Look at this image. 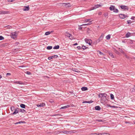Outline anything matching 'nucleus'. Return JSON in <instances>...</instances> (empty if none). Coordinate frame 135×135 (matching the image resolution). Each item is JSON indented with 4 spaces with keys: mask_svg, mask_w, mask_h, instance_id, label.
<instances>
[{
    "mask_svg": "<svg viewBox=\"0 0 135 135\" xmlns=\"http://www.w3.org/2000/svg\"><path fill=\"white\" fill-rule=\"evenodd\" d=\"M85 41L87 44H88L89 45H90L92 43V41L90 39H88L85 38L84 39Z\"/></svg>",
    "mask_w": 135,
    "mask_h": 135,
    "instance_id": "f257e3e1",
    "label": "nucleus"
},
{
    "mask_svg": "<svg viewBox=\"0 0 135 135\" xmlns=\"http://www.w3.org/2000/svg\"><path fill=\"white\" fill-rule=\"evenodd\" d=\"M11 37L13 39H15L17 35L16 34V32H13L11 33Z\"/></svg>",
    "mask_w": 135,
    "mask_h": 135,
    "instance_id": "f03ea898",
    "label": "nucleus"
},
{
    "mask_svg": "<svg viewBox=\"0 0 135 135\" xmlns=\"http://www.w3.org/2000/svg\"><path fill=\"white\" fill-rule=\"evenodd\" d=\"M73 131H68L66 130H64L63 131V133L66 134H69L72 133H75V132H74Z\"/></svg>",
    "mask_w": 135,
    "mask_h": 135,
    "instance_id": "7ed1b4c3",
    "label": "nucleus"
},
{
    "mask_svg": "<svg viewBox=\"0 0 135 135\" xmlns=\"http://www.w3.org/2000/svg\"><path fill=\"white\" fill-rule=\"evenodd\" d=\"M119 16L120 18L122 19H124L126 17H128L127 15H125V14H119Z\"/></svg>",
    "mask_w": 135,
    "mask_h": 135,
    "instance_id": "20e7f679",
    "label": "nucleus"
},
{
    "mask_svg": "<svg viewBox=\"0 0 135 135\" xmlns=\"http://www.w3.org/2000/svg\"><path fill=\"white\" fill-rule=\"evenodd\" d=\"M120 8L123 9L125 10H128L129 8L127 6H120Z\"/></svg>",
    "mask_w": 135,
    "mask_h": 135,
    "instance_id": "39448f33",
    "label": "nucleus"
},
{
    "mask_svg": "<svg viewBox=\"0 0 135 135\" xmlns=\"http://www.w3.org/2000/svg\"><path fill=\"white\" fill-rule=\"evenodd\" d=\"M104 35L103 33H102L101 34V35L99 37V38L98 39V42H99L100 41H101L103 39V38L104 36Z\"/></svg>",
    "mask_w": 135,
    "mask_h": 135,
    "instance_id": "423d86ee",
    "label": "nucleus"
},
{
    "mask_svg": "<svg viewBox=\"0 0 135 135\" xmlns=\"http://www.w3.org/2000/svg\"><path fill=\"white\" fill-rule=\"evenodd\" d=\"M64 6H65L66 7H69L71 6V5L69 3H64Z\"/></svg>",
    "mask_w": 135,
    "mask_h": 135,
    "instance_id": "0eeeda50",
    "label": "nucleus"
},
{
    "mask_svg": "<svg viewBox=\"0 0 135 135\" xmlns=\"http://www.w3.org/2000/svg\"><path fill=\"white\" fill-rule=\"evenodd\" d=\"M9 12L7 11H0V14H8L9 13Z\"/></svg>",
    "mask_w": 135,
    "mask_h": 135,
    "instance_id": "6e6552de",
    "label": "nucleus"
},
{
    "mask_svg": "<svg viewBox=\"0 0 135 135\" xmlns=\"http://www.w3.org/2000/svg\"><path fill=\"white\" fill-rule=\"evenodd\" d=\"M24 8H25L23 9V10L24 11H27L29 9L28 6H25L24 7Z\"/></svg>",
    "mask_w": 135,
    "mask_h": 135,
    "instance_id": "1a4fd4ad",
    "label": "nucleus"
},
{
    "mask_svg": "<svg viewBox=\"0 0 135 135\" xmlns=\"http://www.w3.org/2000/svg\"><path fill=\"white\" fill-rule=\"evenodd\" d=\"M115 7L113 5H111L109 7V9L110 11H113L115 9Z\"/></svg>",
    "mask_w": 135,
    "mask_h": 135,
    "instance_id": "9d476101",
    "label": "nucleus"
},
{
    "mask_svg": "<svg viewBox=\"0 0 135 135\" xmlns=\"http://www.w3.org/2000/svg\"><path fill=\"white\" fill-rule=\"evenodd\" d=\"M70 105H67L61 107L60 108V109H65L66 108H68V107H70Z\"/></svg>",
    "mask_w": 135,
    "mask_h": 135,
    "instance_id": "9b49d317",
    "label": "nucleus"
},
{
    "mask_svg": "<svg viewBox=\"0 0 135 135\" xmlns=\"http://www.w3.org/2000/svg\"><path fill=\"white\" fill-rule=\"evenodd\" d=\"M45 104L44 103H41L40 104H38L37 105V106L38 107H43L45 106Z\"/></svg>",
    "mask_w": 135,
    "mask_h": 135,
    "instance_id": "f8f14e48",
    "label": "nucleus"
},
{
    "mask_svg": "<svg viewBox=\"0 0 135 135\" xmlns=\"http://www.w3.org/2000/svg\"><path fill=\"white\" fill-rule=\"evenodd\" d=\"M95 109L97 110H100L101 108L99 106H97L95 107Z\"/></svg>",
    "mask_w": 135,
    "mask_h": 135,
    "instance_id": "ddd939ff",
    "label": "nucleus"
},
{
    "mask_svg": "<svg viewBox=\"0 0 135 135\" xmlns=\"http://www.w3.org/2000/svg\"><path fill=\"white\" fill-rule=\"evenodd\" d=\"M81 89L83 91H86L88 90V88L87 87H83L81 88Z\"/></svg>",
    "mask_w": 135,
    "mask_h": 135,
    "instance_id": "4468645a",
    "label": "nucleus"
},
{
    "mask_svg": "<svg viewBox=\"0 0 135 135\" xmlns=\"http://www.w3.org/2000/svg\"><path fill=\"white\" fill-rule=\"evenodd\" d=\"M15 83L17 84H18L21 85L24 84L23 83L21 82V81H16L15 82Z\"/></svg>",
    "mask_w": 135,
    "mask_h": 135,
    "instance_id": "2eb2a0df",
    "label": "nucleus"
},
{
    "mask_svg": "<svg viewBox=\"0 0 135 135\" xmlns=\"http://www.w3.org/2000/svg\"><path fill=\"white\" fill-rule=\"evenodd\" d=\"M131 33L129 32H128L126 35V37H128L130 36Z\"/></svg>",
    "mask_w": 135,
    "mask_h": 135,
    "instance_id": "dca6fc26",
    "label": "nucleus"
},
{
    "mask_svg": "<svg viewBox=\"0 0 135 135\" xmlns=\"http://www.w3.org/2000/svg\"><path fill=\"white\" fill-rule=\"evenodd\" d=\"M19 112V111L18 110L15 109V111L13 112V113H12V114H16L18 113Z\"/></svg>",
    "mask_w": 135,
    "mask_h": 135,
    "instance_id": "f3484780",
    "label": "nucleus"
},
{
    "mask_svg": "<svg viewBox=\"0 0 135 135\" xmlns=\"http://www.w3.org/2000/svg\"><path fill=\"white\" fill-rule=\"evenodd\" d=\"M20 106L22 108H25L26 105L23 104H20Z\"/></svg>",
    "mask_w": 135,
    "mask_h": 135,
    "instance_id": "a211bd4d",
    "label": "nucleus"
},
{
    "mask_svg": "<svg viewBox=\"0 0 135 135\" xmlns=\"http://www.w3.org/2000/svg\"><path fill=\"white\" fill-rule=\"evenodd\" d=\"M25 123V122H23L22 121H20L19 122H16V123H15V124H21V123Z\"/></svg>",
    "mask_w": 135,
    "mask_h": 135,
    "instance_id": "6ab92c4d",
    "label": "nucleus"
},
{
    "mask_svg": "<svg viewBox=\"0 0 135 135\" xmlns=\"http://www.w3.org/2000/svg\"><path fill=\"white\" fill-rule=\"evenodd\" d=\"M110 35H108L106 36V38L107 40H109L110 39Z\"/></svg>",
    "mask_w": 135,
    "mask_h": 135,
    "instance_id": "aec40b11",
    "label": "nucleus"
},
{
    "mask_svg": "<svg viewBox=\"0 0 135 135\" xmlns=\"http://www.w3.org/2000/svg\"><path fill=\"white\" fill-rule=\"evenodd\" d=\"M59 45L53 47L54 49H58L59 48Z\"/></svg>",
    "mask_w": 135,
    "mask_h": 135,
    "instance_id": "412c9836",
    "label": "nucleus"
},
{
    "mask_svg": "<svg viewBox=\"0 0 135 135\" xmlns=\"http://www.w3.org/2000/svg\"><path fill=\"white\" fill-rule=\"evenodd\" d=\"M98 7H99L98 5H95V6L94 7H93V8L92 9H96L97 8H98Z\"/></svg>",
    "mask_w": 135,
    "mask_h": 135,
    "instance_id": "4be33fe9",
    "label": "nucleus"
},
{
    "mask_svg": "<svg viewBox=\"0 0 135 135\" xmlns=\"http://www.w3.org/2000/svg\"><path fill=\"white\" fill-rule=\"evenodd\" d=\"M91 21L90 19H86L84 21L85 22H89L90 23H91Z\"/></svg>",
    "mask_w": 135,
    "mask_h": 135,
    "instance_id": "5701e85b",
    "label": "nucleus"
},
{
    "mask_svg": "<svg viewBox=\"0 0 135 135\" xmlns=\"http://www.w3.org/2000/svg\"><path fill=\"white\" fill-rule=\"evenodd\" d=\"M52 48V46H47L46 47V49H47L48 50H50Z\"/></svg>",
    "mask_w": 135,
    "mask_h": 135,
    "instance_id": "b1692460",
    "label": "nucleus"
},
{
    "mask_svg": "<svg viewBox=\"0 0 135 135\" xmlns=\"http://www.w3.org/2000/svg\"><path fill=\"white\" fill-rule=\"evenodd\" d=\"M110 98L111 99L113 100L114 99V96L113 94H110Z\"/></svg>",
    "mask_w": 135,
    "mask_h": 135,
    "instance_id": "393cba45",
    "label": "nucleus"
},
{
    "mask_svg": "<svg viewBox=\"0 0 135 135\" xmlns=\"http://www.w3.org/2000/svg\"><path fill=\"white\" fill-rule=\"evenodd\" d=\"M70 34L69 33H68L66 32L65 33V36H67V37H69V36H70Z\"/></svg>",
    "mask_w": 135,
    "mask_h": 135,
    "instance_id": "a878e982",
    "label": "nucleus"
},
{
    "mask_svg": "<svg viewBox=\"0 0 135 135\" xmlns=\"http://www.w3.org/2000/svg\"><path fill=\"white\" fill-rule=\"evenodd\" d=\"M20 112H22L23 113H24L26 112V111L24 109H20Z\"/></svg>",
    "mask_w": 135,
    "mask_h": 135,
    "instance_id": "bb28decb",
    "label": "nucleus"
},
{
    "mask_svg": "<svg viewBox=\"0 0 135 135\" xmlns=\"http://www.w3.org/2000/svg\"><path fill=\"white\" fill-rule=\"evenodd\" d=\"M82 49L84 50L86 49V48L88 49V47H86L84 46H83L82 47Z\"/></svg>",
    "mask_w": 135,
    "mask_h": 135,
    "instance_id": "cd10ccee",
    "label": "nucleus"
},
{
    "mask_svg": "<svg viewBox=\"0 0 135 135\" xmlns=\"http://www.w3.org/2000/svg\"><path fill=\"white\" fill-rule=\"evenodd\" d=\"M118 9L115 8V9H114L113 10V12L115 13H117L118 12Z\"/></svg>",
    "mask_w": 135,
    "mask_h": 135,
    "instance_id": "c85d7f7f",
    "label": "nucleus"
},
{
    "mask_svg": "<svg viewBox=\"0 0 135 135\" xmlns=\"http://www.w3.org/2000/svg\"><path fill=\"white\" fill-rule=\"evenodd\" d=\"M69 38L70 40H72L73 38V37L72 36V35L71 34H70V36H69Z\"/></svg>",
    "mask_w": 135,
    "mask_h": 135,
    "instance_id": "c756f323",
    "label": "nucleus"
},
{
    "mask_svg": "<svg viewBox=\"0 0 135 135\" xmlns=\"http://www.w3.org/2000/svg\"><path fill=\"white\" fill-rule=\"evenodd\" d=\"M109 54L112 58H114V55L112 52L109 53Z\"/></svg>",
    "mask_w": 135,
    "mask_h": 135,
    "instance_id": "7c9ffc66",
    "label": "nucleus"
},
{
    "mask_svg": "<svg viewBox=\"0 0 135 135\" xmlns=\"http://www.w3.org/2000/svg\"><path fill=\"white\" fill-rule=\"evenodd\" d=\"M8 45L7 43H5L2 44V47H4L5 46H7Z\"/></svg>",
    "mask_w": 135,
    "mask_h": 135,
    "instance_id": "2f4dec72",
    "label": "nucleus"
},
{
    "mask_svg": "<svg viewBox=\"0 0 135 135\" xmlns=\"http://www.w3.org/2000/svg\"><path fill=\"white\" fill-rule=\"evenodd\" d=\"M73 70L77 72L78 73L79 72V70L77 69H74V70Z\"/></svg>",
    "mask_w": 135,
    "mask_h": 135,
    "instance_id": "473e14b6",
    "label": "nucleus"
},
{
    "mask_svg": "<svg viewBox=\"0 0 135 135\" xmlns=\"http://www.w3.org/2000/svg\"><path fill=\"white\" fill-rule=\"evenodd\" d=\"M52 59L53 58H56L58 57V56L57 55H55L52 56Z\"/></svg>",
    "mask_w": 135,
    "mask_h": 135,
    "instance_id": "72a5a7b5",
    "label": "nucleus"
},
{
    "mask_svg": "<svg viewBox=\"0 0 135 135\" xmlns=\"http://www.w3.org/2000/svg\"><path fill=\"white\" fill-rule=\"evenodd\" d=\"M61 115L60 114H53V115H51V116H57L58 117H57V118H58V117H59L58 116H61Z\"/></svg>",
    "mask_w": 135,
    "mask_h": 135,
    "instance_id": "f704fd0d",
    "label": "nucleus"
},
{
    "mask_svg": "<svg viewBox=\"0 0 135 135\" xmlns=\"http://www.w3.org/2000/svg\"><path fill=\"white\" fill-rule=\"evenodd\" d=\"M50 33V32L49 31L45 33V35H49Z\"/></svg>",
    "mask_w": 135,
    "mask_h": 135,
    "instance_id": "c9c22d12",
    "label": "nucleus"
},
{
    "mask_svg": "<svg viewBox=\"0 0 135 135\" xmlns=\"http://www.w3.org/2000/svg\"><path fill=\"white\" fill-rule=\"evenodd\" d=\"M4 37L2 36H0V40H4Z\"/></svg>",
    "mask_w": 135,
    "mask_h": 135,
    "instance_id": "e433bc0d",
    "label": "nucleus"
},
{
    "mask_svg": "<svg viewBox=\"0 0 135 135\" xmlns=\"http://www.w3.org/2000/svg\"><path fill=\"white\" fill-rule=\"evenodd\" d=\"M107 94L105 93H103V97H104L105 98H106L107 96Z\"/></svg>",
    "mask_w": 135,
    "mask_h": 135,
    "instance_id": "4c0bfd02",
    "label": "nucleus"
},
{
    "mask_svg": "<svg viewBox=\"0 0 135 135\" xmlns=\"http://www.w3.org/2000/svg\"><path fill=\"white\" fill-rule=\"evenodd\" d=\"M119 51H120V52L122 53H123L124 52L123 50L121 49H120V48H119Z\"/></svg>",
    "mask_w": 135,
    "mask_h": 135,
    "instance_id": "58836bf2",
    "label": "nucleus"
},
{
    "mask_svg": "<svg viewBox=\"0 0 135 135\" xmlns=\"http://www.w3.org/2000/svg\"><path fill=\"white\" fill-rule=\"evenodd\" d=\"M26 74L28 75H30L31 74V72L29 71H27L26 72Z\"/></svg>",
    "mask_w": 135,
    "mask_h": 135,
    "instance_id": "ea45409f",
    "label": "nucleus"
},
{
    "mask_svg": "<svg viewBox=\"0 0 135 135\" xmlns=\"http://www.w3.org/2000/svg\"><path fill=\"white\" fill-rule=\"evenodd\" d=\"M114 52L116 53L117 54H119V52L117 50H114Z\"/></svg>",
    "mask_w": 135,
    "mask_h": 135,
    "instance_id": "a19ab883",
    "label": "nucleus"
},
{
    "mask_svg": "<svg viewBox=\"0 0 135 135\" xmlns=\"http://www.w3.org/2000/svg\"><path fill=\"white\" fill-rule=\"evenodd\" d=\"M96 121L99 122H103V120L101 119H97L96 120Z\"/></svg>",
    "mask_w": 135,
    "mask_h": 135,
    "instance_id": "79ce46f5",
    "label": "nucleus"
},
{
    "mask_svg": "<svg viewBox=\"0 0 135 135\" xmlns=\"http://www.w3.org/2000/svg\"><path fill=\"white\" fill-rule=\"evenodd\" d=\"M97 51L99 53V54L100 55H103L104 54L103 53L101 52L99 50H98V51Z\"/></svg>",
    "mask_w": 135,
    "mask_h": 135,
    "instance_id": "37998d69",
    "label": "nucleus"
},
{
    "mask_svg": "<svg viewBox=\"0 0 135 135\" xmlns=\"http://www.w3.org/2000/svg\"><path fill=\"white\" fill-rule=\"evenodd\" d=\"M127 22L128 24H131L132 23V22L131 20H128L127 21Z\"/></svg>",
    "mask_w": 135,
    "mask_h": 135,
    "instance_id": "c03bdc74",
    "label": "nucleus"
},
{
    "mask_svg": "<svg viewBox=\"0 0 135 135\" xmlns=\"http://www.w3.org/2000/svg\"><path fill=\"white\" fill-rule=\"evenodd\" d=\"M7 27V28H8V29H11V28H12V27L11 26L8 25V26H6L5 27Z\"/></svg>",
    "mask_w": 135,
    "mask_h": 135,
    "instance_id": "a18cd8bd",
    "label": "nucleus"
},
{
    "mask_svg": "<svg viewBox=\"0 0 135 135\" xmlns=\"http://www.w3.org/2000/svg\"><path fill=\"white\" fill-rule=\"evenodd\" d=\"M91 23H88L87 24H85L83 25H81L80 26H84V25H90Z\"/></svg>",
    "mask_w": 135,
    "mask_h": 135,
    "instance_id": "49530a36",
    "label": "nucleus"
},
{
    "mask_svg": "<svg viewBox=\"0 0 135 135\" xmlns=\"http://www.w3.org/2000/svg\"><path fill=\"white\" fill-rule=\"evenodd\" d=\"M93 102V101L90 100V101H88L87 102H88V103H92Z\"/></svg>",
    "mask_w": 135,
    "mask_h": 135,
    "instance_id": "de8ad7c7",
    "label": "nucleus"
},
{
    "mask_svg": "<svg viewBox=\"0 0 135 135\" xmlns=\"http://www.w3.org/2000/svg\"><path fill=\"white\" fill-rule=\"evenodd\" d=\"M109 134L107 133H103V135H109Z\"/></svg>",
    "mask_w": 135,
    "mask_h": 135,
    "instance_id": "09e8293b",
    "label": "nucleus"
},
{
    "mask_svg": "<svg viewBox=\"0 0 135 135\" xmlns=\"http://www.w3.org/2000/svg\"><path fill=\"white\" fill-rule=\"evenodd\" d=\"M135 18V17H134V16H132L131 18V19H132V20H135L134 19V18Z\"/></svg>",
    "mask_w": 135,
    "mask_h": 135,
    "instance_id": "8fccbe9b",
    "label": "nucleus"
},
{
    "mask_svg": "<svg viewBox=\"0 0 135 135\" xmlns=\"http://www.w3.org/2000/svg\"><path fill=\"white\" fill-rule=\"evenodd\" d=\"M14 108H15V107H14V106H12V107L11 108V110H13V109H14Z\"/></svg>",
    "mask_w": 135,
    "mask_h": 135,
    "instance_id": "3c124183",
    "label": "nucleus"
},
{
    "mask_svg": "<svg viewBox=\"0 0 135 135\" xmlns=\"http://www.w3.org/2000/svg\"><path fill=\"white\" fill-rule=\"evenodd\" d=\"M15 1V0H8V1L9 2H12Z\"/></svg>",
    "mask_w": 135,
    "mask_h": 135,
    "instance_id": "603ef678",
    "label": "nucleus"
},
{
    "mask_svg": "<svg viewBox=\"0 0 135 135\" xmlns=\"http://www.w3.org/2000/svg\"><path fill=\"white\" fill-rule=\"evenodd\" d=\"M77 48L79 50H80L81 49V47L80 46H78L77 47Z\"/></svg>",
    "mask_w": 135,
    "mask_h": 135,
    "instance_id": "864d4df0",
    "label": "nucleus"
},
{
    "mask_svg": "<svg viewBox=\"0 0 135 135\" xmlns=\"http://www.w3.org/2000/svg\"><path fill=\"white\" fill-rule=\"evenodd\" d=\"M52 59V56H50L48 57V59L49 60H51V59Z\"/></svg>",
    "mask_w": 135,
    "mask_h": 135,
    "instance_id": "5fc2aeb1",
    "label": "nucleus"
},
{
    "mask_svg": "<svg viewBox=\"0 0 135 135\" xmlns=\"http://www.w3.org/2000/svg\"><path fill=\"white\" fill-rule=\"evenodd\" d=\"M59 132L60 133H63V131H60Z\"/></svg>",
    "mask_w": 135,
    "mask_h": 135,
    "instance_id": "6e6d98bb",
    "label": "nucleus"
},
{
    "mask_svg": "<svg viewBox=\"0 0 135 135\" xmlns=\"http://www.w3.org/2000/svg\"><path fill=\"white\" fill-rule=\"evenodd\" d=\"M6 75H11V74L10 73H7Z\"/></svg>",
    "mask_w": 135,
    "mask_h": 135,
    "instance_id": "4d7b16f0",
    "label": "nucleus"
},
{
    "mask_svg": "<svg viewBox=\"0 0 135 135\" xmlns=\"http://www.w3.org/2000/svg\"><path fill=\"white\" fill-rule=\"evenodd\" d=\"M88 101H84V102H83V103H88Z\"/></svg>",
    "mask_w": 135,
    "mask_h": 135,
    "instance_id": "13d9d810",
    "label": "nucleus"
},
{
    "mask_svg": "<svg viewBox=\"0 0 135 135\" xmlns=\"http://www.w3.org/2000/svg\"><path fill=\"white\" fill-rule=\"evenodd\" d=\"M110 107H111V108H115V106H110Z\"/></svg>",
    "mask_w": 135,
    "mask_h": 135,
    "instance_id": "bf43d9fd",
    "label": "nucleus"
},
{
    "mask_svg": "<svg viewBox=\"0 0 135 135\" xmlns=\"http://www.w3.org/2000/svg\"><path fill=\"white\" fill-rule=\"evenodd\" d=\"M132 35L133 36H135V32L132 33Z\"/></svg>",
    "mask_w": 135,
    "mask_h": 135,
    "instance_id": "052dcab7",
    "label": "nucleus"
},
{
    "mask_svg": "<svg viewBox=\"0 0 135 135\" xmlns=\"http://www.w3.org/2000/svg\"><path fill=\"white\" fill-rule=\"evenodd\" d=\"M100 93H99V94L98 95V97H99V98H100V97H101V98H102V97H100Z\"/></svg>",
    "mask_w": 135,
    "mask_h": 135,
    "instance_id": "680f3d73",
    "label": "nucleus"
},
{
    "mask_svg": "<svg viewBox=\"0 0 135 135\" xmlns=\"http://www.w3.org/2000/svg\"><path fill=\"white\" fill-rule=\"evenodd\" d=\"M103 133H100L98 134V135H103Z\"/></svg>",
    "mask_w": 135,
    "mask_h": 135,
    "instance_id": "e2e57ef3",
    "label": "nucleus"
},
{
    "mask_svg": "<svg viewBox=\"0 0 135 135\" xmlns=\"http://www.w3.org/2000/svg\"><path fill=\"white\" fill-rule=\"evenodd\" d=\"M78 45V44L77 43H75L73 44V45L74 46L76 45Z\"/></svg>",
    "mask_w": 135,
    "mask_h": 135,
    "instance_id": "0e129e2a",
    "label": "nucleus"
},
{
    "mask_svg": "<svg viewBox=\"0 0 135 135\" xmlns=\"http://www.w3.org/2000/svg\"><path fill=\"white\" fill-rule=\"evenodd\" d=\"M100 95H101L102 96V97L103 96V93H100Z\"/></svg>",
    "mask_w": 135,
    "mask_h": 135,
    "instance_id": "69168bd1",
    "label": "nucleus"
},
{
    "mask_svg": "<svg viewBox=\"0 0 135 135\" xmlns=\"http://www.w3.org/2000/svg\"><path fill=\"white\" fill-rule=\"evenodd\" d=\"M78 28L79 30H81L82 28L81 27H79Z\"/></svg>",
    "mask_w": 135,
    "mask_h": 135,
    "instance_id": "338daca9",
    "label": "nucleus"
},
{
    "mask_svg": "<svg viewBox=\"0 0 135 135\" xmlns=\"http://www.w3.org/2000/svg\"><path fill=\"white\" fill-rule=\"evenodd\" d=\"M93 135H98V134L96 133L93 134Z\"/></svg>",
    "mask_w": 135,
    "mask_h": 135,
    "instance_id": "774afa93",
    "label": "nucleus"
}]
</instances>
